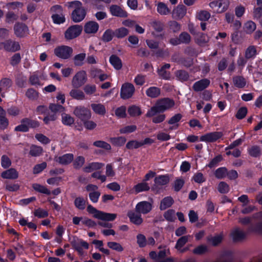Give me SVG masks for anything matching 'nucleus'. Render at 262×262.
<instances>
[{
	"instance_id": "obj_15",
	"label": "nucleus",
	"mask_w": 262,
	"mask_h": 262,
	"mask_svg": "<svg viewBox=\"0 0 262 262\" xmlns=\"http://www.w3.org/2000/svg\"><path fill=\"white\" fill-rule=\"evenodd\" d=\"M152 204L147 201H142L138 203L135 207V210L140 214H147L152 209Z\"/></svg>"
},
{
	"instance_id": "obj_29",
	"label": "nucleus",
	"mask_w": 262,
	"mask_h": 262,
	"mask_svg": "<svg viewBox=\"0 0 262 262\" xmlns=\"http://www.w3.org/2000/svg\"><path fill=\"white\" fill-rule=\"evenodd\" d=\"M257 54V51L256 46H250L245 50V56L248 60L255 58Z\"/></svg>"
},
{
	"instance_id": "obj_22",
	"label": "nucleus",
	"mask_w": 262,
	"mask_h": 262,
	"mask_svg": "<svg viewBox=\"0 0 262 262\" xmlns=\"http://www.w3.org/2000/svg\"><path fill=\"white\" fill-rule=\"evenodd\" d=\"M210 81L208 79H203L199 81L195 82L193 85V89L195 91L200 92L202 91L210 84Z\"/></svg>"
},
{
	"instance_id": "obj_23",
	"label": "nucleus",
	"mask_w": 262,
	"mask_h": 262,
	"mask_svg": "<svg viewBox=\"0 0 262 262\" xmlns=\"http://www.w3.org/2000/svg\"><path fill=\"white\" fill-rule=\"evenodd\" d=\"M110 10L111 13L113 16L125 17L127 15V13L120 6L117 5H112L110 8Z\"/></svg>"
},
{
	"instance_id": "obj_27",
	"label": "nucleus",
	"mask_w": 262,
	"mask_h": 262,
	"mask_svg": "<svg viewBox=\"0 0 262 262\" xmlns=\"http://www.w3.org/2000/svg\"><path fill=\"white\" fill-rule=\"evenodd\" d=\"M170 67L169 63H166L163 65L160 69L158 70L159 75L163 79L168 80L170 78V74L169 72L167 71Z\"/></svg>"
},
{
	"instance_id": "obj_63",
	"label": "nucleus",
	"mask_w": 262,
	"mask_h": 262,
	"mask_svg": "<svg viewBox=\"0 0 262 262\" xmlns=\"http://www.w3.org/2000/svg\"><path fill=\"white\" fill-rule=\"evenodd\" d=\"M181 43H188L191 40L190 35L187 32H182L179 35Z\"/></svg>"
},
{
	"instance_id": "obj_46",
	"label": "nucleus",
	"mask_w": 262,
	"mask_h": 262,
	"mask_svg": "<svg viewBox=\"0 0 262 262\" xmlns=\"http://www.w3.org/2000/svg\"><path fill=\"white\" fill-rule=\"evenodd\" d=\"M86 201L82 197L79 196L76 198L74 201L75 207L79 210H83L86 206Z\"/></svg>"
},
{
	"instance_id": "obj_64",
	"label": "nucleus",
	"mask_w": 262,
	"mask_h": 262,
	"mask_svg": "<svg viewBox=\"0 0 262 262\" xmlns=\"http://www.w3.org/2000/svg\"><path fill=\"white\" fill-rule=\"evenodd\" d=\"M146 76L142 74H138L134 79V82L137 85H143L145 83Z\"/></svg>"
},
{
	"instance_id": "obj_38",
	"label": "nucleus",
	"mask_w": 262,
	"mask_h": 262,
	"mask_svg": "<svg viewBox=\"0 0 262 262\" xmlns=\"http://www.w3.org/2000/svg\"><path fill=\"white\" fill-rule=\"evenodd\" d=\"M149 26L152 27L153 29L157 32H161L163 30V23L158 20H152L149 23Z\"/></svg>"
},
{
	"instance_id": "obj_31",
	"label": "nucleus",
	"mask_w": 262,
	"mask_h": 262,
	"mask_svg": "<svg viewBox=\"0 0 262 262\" xmlns=\"http://www.w3.org/2000/svg\"><path fill=\"white\" fill-rule=\"evenodd\" d=\"M112 66L117 70H120L122 67V63L120 58L117 55H112L109 59Z\"/></svg>"
},
{
	"instance_id": "obj_21",
	"label": "nucleus",
	"mask_w": 262,
	"mask_h": 262,
	"mask_svg": "<svg viewBox=\"0 0 262 262\" xmlns=\"http://www.w3.org/2000/svg\"><path fill=\"white\" fill-rule=\"evenodd\" d=\"M99 27V25L97 22L90 21L85 24L84 30L87 34H94L98 30Z\"/></svg>"
},
{
	"instance_id": "obj_40",
	"label": "nucleus",
	"mask_w": 262,
	"mask_h": 262,
	"mask_svg": "<svg viewBox=\"0 0 262 262\" xmlns=\"http://www.w3.org/2000/svg\"><path fill=\"white\" fill-rule=\"evenodd\" d=\"M169 181V177L166 175L159 176L155 179V183L157 186L165 185L168 183Z\"/></svg>"
},
{
	"instance_id": "obj_3",
	"label": "nucleus",
	"mask_w": 262,
	"mask_h": 262,
	"mask_svg": "<svg viewBox=\"0 0 262 262\" xmlns=\"http://www.w3.org/2000/svg\"><path fill=\"white\" fill-rule=\"evenodd\" d=\"M88 211L93 214L94 217L105 221H113L117 217L115 213H106L97 210L92 205H90L87 207Z\"/></svg>"
},
{
	"instance_id": "obj_8",
	"label": "nucleus",
	"mask_w": 262,
	"mask_h": 262,
	"mask_svg": "<svg viewBox=\"0 0 262 262\" xmlns=\"http://www.w3.org/2000/svg\"><path fill=\"white\" fill-rule=\"evenodd\" d=\"M5 50L7 52H14L20 49L18 42L8 39L4 42H0V50Z\"/></svg>"
},
{
	"instance_id": "obj_13",
	"label": "nucleus",
	"mask_w": 262,
	"mask_h": 262,
	"mask_svg": "<svg viewBox=\"0 0 262 262\" xmlns=\"http://www.w3.org/2000/svg\"><path fill=\"white\" fill-rule=\"evenodd\" d=\"M82 30V27L79 25H76L71 26L64 33L65 38L68 40L75 38L81 34Z\"/></svg>"
},
{
	"instance_id": "obj_35",
	"label": "nucleus",
	"mask_w": 262,
	"mask_h": 262,
	"mask_svg": "<svg viewBox=\"0 0 262 262\" xmlns=\"http://www.w3.org/2000/svg\"><path fill=\"white\" fill-rule=\"evenodd\" d=\"M233 82L235 86L240 89L244 88L247 83L245 78L241 76L233 77Z\"/></svg>"
},
{
	"instance_id": "obj_48",
	"label": "nucleus",
	"mask_w": 262,
	"mask_h": 262,
	"mask_svg": "<svg viewBox=\"0 0 262 262\" xmlns=\"http://www.w3.org/2000/svg\"><path fill=\"white\" fill-rule=\"evenodd\" d=\"M256 24L251 20L246 22L244 27L245 31L248 34L252 33L256 29Z\"/></svg>"
},
{
	"instance_id": "obj_62",
	"label": "nucleus",
	"mask_w": 262,
	"mask_h": 262,
	"mask_svg": "<svg viewBox=\"0 0 262 262\" xmlns=\"http://www.w3.org/2000/svg\"><path fill=\"white\" fill-rule=\"evenodd\" d=\"M229 189V185L225 182H221L218 185L217 190L221 193H226Z\"/></svg>"
},
{
	"instance_id": "obj_34",
	"label": "nucleus",
	"mask_w": 262,
	"mask_h": 262,
	"mask_svg": "<svg viewBox=\"0 0 262 262\" xmlns=\"http://www.w3.org/2000/svg\"><path fill=\"white\" fill-rule=\"evenodd\" d=\"M157 10L161 15H167L170 12V10L167 6L162 2H159L157 4Z\"/></svg>"
},
{
	"instance_id": "obj_19",
	"label": "nucleus",
	"mask_w": 262,
	"mask_h": 262,
	"mask_svg": "<svg viewBox=\"0 0 262 262\" xmlns=\"http://www.w3.org/2000/svg\"><path fill=\"white\" fill-rule=\"evenodd\" d=\"M74 159L72 154H66L59 157H55L54 160L61 165H68Z\"/></svg>"
},
{
	"instance_id": "obj_41",
	"label": "nucleus",
	"mask_w": 262,
	"mask_h": 262,
	"mask_svg": "<svg viewBox=\"0 0 262 262\" xmlns=\"http://www.w3.org/2000/svg\"><path fill=\"white\" fill-rule=\"evenodd\" d=\"M12 84V81L9 78H3L0 80V88L2 91H7Z\"/></svg>"
},
{
	"instance_id": "obj_61",
	"label": "nucleus",
	"mask_w": 262,
	"mask_h": 262,
	"mask_svg": "<svg viewBox=\"0 0 262 262\" xmlns=\"http://www.w3.org/2000/svg\"><path fill=\"white\" fill-rule=\"evenodd\" d=\"M114 36V32L112 30L107 29L103 34L102 40L105 42H108L113 39Z\"/></svg>"
},
{
	"instance_id": "obj_30",
	"label": "nucleus",
	"mask_w": 262,
	"mask_h": 262,
	"mask_svg": "<svg viewBox=\"0 0 262 262\" xmlns=\"http://www.w3.org/2000/svg\"><path fill=\"white\" fill-rule=\"evenodd\" d=\"M40 79L45 80L46 78L43 74L39 75L37 73H34L30 76L29 78V82L32 85H41V84L39 80Z\"/></svg>"
},
{
	"instance_id": "obj_18",
	"label": "nucleus",
	"mask_w": 262,
	"mask_h": 262,
	"mask_svg": "<svg viewBox=\"0 0 262 262\" xmlns=\"http://www.w3.org/2000/svg\"><path fill=\"white\" fill-rule=\"evenodd\" d=\"M127 216L130 221L136 225H140L143 223V219L140 213H138L136 211H129L127 213Z\"/></svg>"
},
{
	"instance_id": "obj_11",
	"label": "nucleus",
	"mask_w": 262,
	"mask_h": 262,
	"mask_svg": "<svg viewBox=\"0 0 262 262\" xmlns=\"http://www.w3.org/2000/svg\"><path fill=\"white\" fill-rule=\"evenodd\" d=\"M15 35L19 38H24L29 33V30L26 25L21 23H16L13 27Z\"/></svg>"
},
{
	"instance_id": "obj_43",
	"label": "nucleus",
	"mask_w": 262,
	"mask_h": 262,
	"mask_svg": "<svg viewBox=\"0 0 262 262\" xmlns=\"http://www.w3.org/2000/svg\"><path fill=\"white\" fill-rule=\"evenodd\" d=\"M26 97L30 100H36L39 97V93L33 88H29L26 92Z\"/></svg>"
},
{
	"instance_id": "obj_16",
	"label": "nucleus",
	"mask_w": 262,
	"mask_h": 262,
	"mask_svg": "<svg viewBox=\"0 0 262 262\" xmlns=\"http://www.w3.org/2000/svg\"><path fill=\"white\" fill-rule=\"evenodd\" d=\"M186 13V9L183 5H178L172 12V16L173 18L179 19L182 18Z\"/></svg>"
},
{
	"instance_id": "obj_39",
	"label": "nucleus",
	"mask_w": 262,
	"mask_h": 262,
	"mask_svg": "<svg viewBox=\"0 0 262 262\" xmlns=\"http://www.w3.org/2000/svg\"><path fill=\"white\" fill-rule=\"evenodd\" d=\"M209 251L208 246L202 244L196 246L192 250V253L195 255H202L207 253Z\"/></svg>"
},
{
	"instance_id": "obj_51",
	"label": "nucleus",
	"mask_w": 262,
	"mask_h": 262,
	"mask_svg": "<svg viewBox=\"0 0 262 262\" xmlns=\"http://www.w3.org/2000/svg\"><path fill=\"white\" fill-rule=\"evenodd\" d=\"M249 154L253 157H258L261 155V149L258 146H253L248 149Z\"/></svg>"
},
{
	"instance_id": "obj_57",
	"label": "nucleus",
	"mask_w": 262,
	"mask_h": 262,
	"mask_svg": "<svg viewBox=\"0 0 262 262\" xmlns=\"http://www.w3.org/2000/svg\"><path fill=\"white\" fill-rule=\"evenodd\" d=\"M110 141L113 145L120 146L125 143L126 139L123 137H119L111 138Z\"/></svg>"
},
{
	"instance_id": "obj_25",
	"label": "nucleus",
	"mask_w": 262,
	"mask_h": 262,
	"mask_svg": "<svg viewBox=\"0 0 262 262\" xmlns=\"http://www.w3.org/2000/svg\"><path fill=\"white\" fill-rule=\"evenodd\" d=\"M79 88H73L70 91L69 95L72 98L77 100H83L85 99L84 93Z\"/></svg>"
},
{
	"instance_id": "obj_44",
	"label": "nucleus",
	"mask_w": 262,
	"mask_h": 262,
	"mask_svg": "<svg viewBox=\"0 0 262 262\" xmlns=\"http://www.w3.org/2000/svg\"><path fill=\"white\" fill-rule=\"evenodd\" d=\"M210 16V13L206 10H200L196 14V17L202 21L208 20Z\"/></svg>"
},
{
	"instance_id": "obj_56",
	"label": "nucleus",
	"mask_w": 262,
	"mask_h": 262,
	"mask_svg": "<svg viewBox=\"0 0 262 262\" xmlns=\"http://www.w3.org/2000/svg\"><path fill=\"white\" fill-rule=\"evenodd\" d=\"M128 33V30L125 28L122 27L116 29L114 31V36L117 38H123L126 36Z\"/></svg>"
},
{
	"instance_id": "obj_7",
	"label": "nucleus",
	"mask_w": 262,
	"mask_h": 262,
	"mask_svg": "<svg viewBox=\"0 0 262 262\" xmlns=\"http://www.w3.org/2000/svg\"><path fill=\"white\" fill-rule=\"evenodd\" d=\"M229 0H217L209 4L210 7L217 13H223L227 10L229 5Z\"/></svg>"
},
{
	"instance_id": "obj_17",
	"label": "nucleus",
	"mask_w": 262,
	"mask_h": 262,
	"mask_svg": "<svg viewBox=\"0 0 262 262\" xmlns=\"http://www.w3.org/2000/svg\"><path fill=\"white\" fill-rule=\"evenodd\" d=\"M182 118L181 114H177L171 117L168 121L167 123L170 125L169 127V130H172L177 129L179 127V122Z\"/></svg>"
},
{
	"instance_id": "obj_24",
	"label": "nucleus",
	"mask_w": 262,
	"mask_h": 262,
	"mask_svg": "<svg viewBox=\"0 0 262 262\" xmlns=\"http://www.w3.org/2000/svg\"><path fill=\"white\" fill-rule=\"evenodd\" d=\"M231 237L234 242H239L246 237V233L239 228L234 229L230 233Z\"/></svg>"
},
{
	"instance_id": "obj_26",
	"label": "nucleus",
	"mask_w": 262,
	"mask_h": 262,
	"mask_svg": "<svg viewBox=\"0 0 262 262\" xmlns=\"http://www.w3.org/2000/svg\"><path fill=\"white\" fill-rule=\"evenodd\" d=\"M104 164L99 162H92L86 165L83 168V171L85 172H91L94 170L101 169Z\"/></svg>"
},
{
	"instance_id": "obj_5",
	"label": "nucleus",
	"mask_w": 262,
	"mask_h": 262,
	"mask_svg": "<svg viewBox=\"0 0 262 262\" xmlns=\"http://www.w3.org/2000/svg\"><path fill=\"white\" fill-rule=\"evenodd\" d=\"M51 11L53 13L52 18L54 24H60L65 22L66 19L61 6L55 5L51 7Z\"/></svg>"
},
{
	"instance_id": "obj_36",
	"label": "nucleus",
	"mask_w": 262,
	"mask_h": 262,
	"mask_svg": "<svg viewBox=\"0 0 262 262\" xmlns=\"http://www.w3.org/2000/svg\"><path fill=\"white\" fill-rule=\"evenodd\" d=\"M29 119L25 118L21 120L20 124L15 127V131L26 132L29 130Z\"/></svg>"
},
{
	"instance_id": "obj_4",
	"label": "nucleus",
	"mask_w": 262,
	"mask_h": 262,
	"mask_svg": "<svg viewBox=\"0 0 262 262\" xmlns=\"http://www.w3.org/2000/svg\"><path fill=\"white\" fill-rule=\"evenodd\" d=\"M87 75L85 71H79L75 73L71 80V85L73 88H80L87 81Z\"/></svg>"
},
{
	"instance_id": "obj_49",
	"label": "nucleus",
	"mask_w": 262,
	"mask_h": 262,
	"mask_svg": "<svg viewBox=\"0 0 262 262\" xmlns=\"http://www.w3.org/2000/svg\"><path fill=\"white\" fill-rule=\"evenodd\" d=\"M32 187L35 191L39 192L48 195L51 194V191L49 189L40 184L35 183L33 184Z\"/></svg>"
},
{
	"instance_id": "obj_55",
	"label": "nucleus",
	"mask_w": 262,
	"mask_h": 262,
	"mask_svg": "<svg viewBox=\"0 0 262 262\" xmlns=\"http://www.w3.org/2000/svg\"><path fill=\"white\" fill-rule=\"evenodd\" d=\"M85 163V158L82 156L77 157L73 161V166L75 169H80Z\"/></svg>"
},
{
	"instance_id": "obj_50",
	"label": "nucleus",
	"mask_w": 262,
	"mask_h": 262,
	"mask_svg": "<svg viewBox=\"0 0 262 262\" xmlns=\"http://www.w3.org/2000/svg\"><path fill=\"white\" fill-rule=\"evenodd\" d=\"M136 193H139L143 191H147L149 189V186L145 182H142L136 185L134 187Z\"/></svg>"
},
{
	"instance_id": "obj_58",
	"label": "nucleus",
	"mask_w": 262,
	"mask_h": 262,
	"mask_svg": "<svg viewBox=\"0 0 262 262\" xmlns=\"http://www.w3.org/2000/svg\"><path fill=\"white\" fill-rule=\"evenodd\" d=\"M142 146V144L140 141L137 140H131L128 142L126 145V148L128 149H136Z\"/></svg>"
},
{
	"instance_id": "obj_42",
	"label": "nucleus",
	"mask_w": 262,
	"mask_h": 262,
	"mask_svg": "<svg viewBox=\"0 0 262 262\" xmlns=\"http://www.w3.org/2000/svg\"><path fill=\"white\" fill-rule=\"evenodd\" d=\"M223 238V234L220 233L214 236H211L208 238V241L213 246H217L220 244Z\"/></svg>"
},
{
	"instance_id": "obj_60",
	"label": "nucleus",
	"mask_w": 262,
	"mask_h": 262,
	"mask_svg": "<svg viewBox=\"0 0 262 262\" xmlns=\"http://www.w3.org/2000/svg\"><path fill=\"white\" fill-rule=\"evenodd\" d=\"M107 246L110 248L118 252H122L124 249L123 247L119 243L114 242H108Z\"/></svg>"
},
{
	"instance_id": "obj_9",
	"label": "nucleus",
	"mask_w": 262,
	"mask_h": 262,
	"mask_svg": "<svg viewBox=\"0 0 262 262\" xmlns=\"http://www.w3.org/2000/svg\"><path fill=\"white\" fill-rule=\"evenodd\" d=\"M73 114L83 121L88 120L91 117L90 110L82 106H76L73 111Z\"/></svg>"
},
{
	"instance_id": "obj_37",
	"label": "nucleus",
	"mask_w": 262,
	"mask_h": 262,
	"mask_svg": "<svg viewBox=\"0 0 262 262\" xmlns=\"http://www.w3.org/2000/svg\"><path fill=\"white\" fill-rule=\"evenodd\" d=\"M190 237V235L183 236L180 237L177 241L175 248L181 252H184L186 249H181L182 247L188 241Z\"/></svg>"
},
{
	"instance_id": "obj_28",
	"label": "nucleus",
	"mask_w": 262,
	"mask_h": 262,
	"mask_svg": "<svg viewBox=\"0 0 262 262\" xmlns=\"http://www.w3.org/2000/svg\"><path fill=\"white\" fill-rule=\"evenodd\" d=\"M1 176L4 179H16L18 177L17 171L14 168H10L3 172Z\"/></svg>"
},
{
	"instance_id": "obj_52",
	"label": "nucleus",
	"mask_w": 262,
	"mask_h": 262,
	"mask_svg": "<svg viewBox=\"0 0 262 262\" xmlns=\"http://www.w3.org/2000/svg\"><path fill=\"white\" fill-rule=\"evenodd\" d=\"M128 113L130 116L136 117L140 116L142 114V112L139 107L133 105L128 107Z\"/></svg>"
},
{
	"instance_id": "obj_47",
	"label": "nucleus",
	"mask_w": 262,
	"mask_h": 262,
	"mask_svg": "<svg viewBox=\"0 0 262 262\" xmlns=\"http://www.w3.org/2000/svg\"><path fill=\"white\" fill-rule=\"evenodd\" d=\"M173 201L171 197H166L161 202L160 208L161 210H165L170 207L173 204Z\"/></svg>"
},
{
	"instance_id": "obj_59",
	"label": "nucleus",
	"mask_w": 262,
	"mask_h": 262,
	"mask_svg": "<svg viewBox=\"0 0 262 262\" xmlns=\"http://www.w3.org/2000/svg\"><path fill=\"white\" fill-rule=\"evenodd\" d=\"M227 174V169L225 167H220L215 171V176L217 179H223Z\"/></svg>"
},
{
	"instance_id": "obj_32",
	"label": "nucleus",
	"mask_w": 262,
	"mask_h": 262,
	"mask_svg": "<svg viewBox=\"0 0 262 262\" xmlns=\"http://www.w3.org/2000/svg\"><path fill=\"white\" fill-rule=\"evenodd\" d=\"M145 93L148 97L155 98L160 95L161 90L158 87L151 86L146 90Z\"/></svg>"
},
{
	"instance_id": "obj_2",
	"label": "nucleus",
	"mask_w": 262,
	"mask_h": 262,
	"mask_svg": "<svg viewBox=\"0 0 262 262\" xmlns=\"http://www.w3.org/2000/svg\"><path fill=\"white\" fill-rule=\"evenodd\" d=\"M69 8H74V10L72 13V19L75 23L82 21L86 15V11L82 7V4L78 1H72L67 3Z\"/></svg>"
},
{
	"instance_id": "obj_6",
	"label": "nucleus",
	"mask_w": 262,
	"mask_h": 262,
	"mask_svg": "<svg viewBox=\"0 0 262 262\" xmlns=\"http://www.w3.org/2000/svg\"><path fill=\"white\" fill-rule=\"evenodd\" d=\"M54 53L57 57L63 59H67L71 56L73 49L67 46H60L54 49Z\"/></svg>"
},
{
	"instance_id": "obj_54",
	"label": "nucleus",
	"mask_w": 262,
	"mask_h": 262,
	"mask_svg": "<svg viewBox=\"0 0 262 262\" xmlns=\"http://www.w3.org/2000/svg\"><path fill=\"white\" fill-rule=\"evenodd\" d=\"M86 54L85 53H80L76 55L74 57V63L75 66H81L83 64V61L85 58Z\"/></svg>"
},
{
	"instance_id": "obj_20",
	"label": "nucleus",
	"mask_w": 262,
	"mask_h": 262,
	"mask_svg": "<svg viewBox=\"0 0 262 262\" xmlns=\"http://www.w3.org/2000/svg\"><path fill=\"white\" fill-rule=\"evenodd\" d=\"M72 245L80 255H82L83 253L82 248L85 249L89 248L88 243L82 239H77V241H73Z\"/></svg>"
},
{
	"instance_id": "obj_1",
	"label": "nucleus",
	"mask_w": 262,
	"mask_h": 262,
	"mask_svg": "<svg viewBox=\"0 0 262 262\" xmlns=\"http://www.w3.org/2000/svg\"><path fill=\"white\" fill-rule=\"evenodd\" d=\"M174 105L173 100L169 98H164L157 101L154 106L151 107L146 114V116L151 117L159 113H163L169 110Z\"/></svg>"
},
{
	"instance_id": "obj_14",
	"label": "nucleus",
	"mask_w": 262,
	"mask_h": 262,
	"mask_svg": "<svg viewBox=\"0 0 262 262\" xmlns=\"http://www.w3.org/2000/svg\"><path fill=\"white\" fill-rule=\"evenodd\" d=\"M223 136L221 132H214L207 133L200 137V141L206 142H214Z\"/></svg>"
},
{
	"instance_id": "obj_45",
	"label": "nucleus",
	"mask_w": 262,
	"mask_h": 262,
	"mask_svg": "<svg viewBox=\"0 0 262 262\" xmlns=\"http://www.w3.org/2000/svg\"><path fill=\"white\" fill-rule=\"evenodd\" d=\"M42 151L43 149L42 147L32 145L30 147L29 154L33 157H38L42 154Z\"/></svg>"
},
{
	"instance_id": "obj_53",
	"label": "nucleus",
	"mask_w": 262,
	"mask_h": 262,
	"mask_svg": "<svg viewBox=\"0 0 262 262\" xmlns=\"http://www.w3.org/2000/svg\"><path fill=\"white\" fill-rule=\"evenodd\" d=\"M62 122L66 125H71L74 123V119L70 115L63 113L61 115Z\"/></svg>"
},
{
	"instance_id": "obj_33",
	"label": "nucleus",
	"mask_w": 262,
	"mask_h": 262,
	"mask_svg": "<svg viewBox=\"0 0 262 262\" xmlns=\"http://www.w3.org/2000/svg\"><path fill=\"white\" fill-rule=\"evenodd\" d=\"M91 106L93 111L97 114L103 116L106 113L105 107L102 104L92 103Z\"/></svg>"
},
{
	"instance_id": "obj_12",
	"label": "nucleus",
	"mask_w": 262,
	"mask_h": 262,
	"mask_svg": "<svg viewBox=\"0 0 262 262\" xmlns=\"http://www.w3.org/2000/svg\"><path fill=\"white\" fill-rule=\"evenodd\" d=\"M85 189L89 192V196L90 200L94 203L98 202L100 196V192L98 191V187L94 184H88L85 187Z\"/></svg>"
},
{
	"instance_id": "obj_10",
	"label": "nucleus",
	"mask_w": 262,
	"mask_h": 262,
	"mask_svg": "<svg viewBox=\"0 0 262 262\" xmlns=\"http://www.w3.org/2000/svg\"><path fill=\"white\" fill-rule=\"evenodd\" d=\"M135 91L134 85L131 83L126 82L121 86L120 96L123 99H129L132 97Z\"/></svg>"
}]
</instances>
